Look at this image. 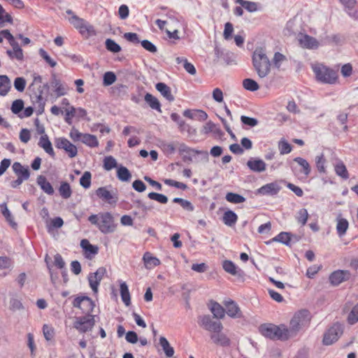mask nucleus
<instances>
[{"label": "nucleus", "instance_id": "obj_33", "mask_svg": "<svg viewBox=\"0 0 358 358\" xmlns=\"http://www.w3.org/2000/svg\"><path fill=\"white\" fill-rule=\"evenodd\" d=\"M80 142L90 148H96L99 145L96 136L90 134H83Z\"/></svg>", "mask_w": 358, "mask_h": 358}, {"label": "nucleus", "instance_id": "obj_48", "mask_svg": "<svg viewBox=\"0 0 358 358\" xmlns=\"http://www.w3.org/2000/svg\"><path fill=\"white\" fill-rule=\"evenodd\" d=\"M117 161L113 156H107L103 159V168L106 171H110L117 167Z\"/></svg>", "mask_w": 358, "mask_h": 358}, {"label": "nucleus", "instance_id": "obj_50", "mask_svg": "<svg viewBox=\"0 0 358 358\" xmlns=\"http://www.w3.org/2000/svg\"><path fill=\"white\" fill-rule=\"evenodd\" d=\"M150 199L155 200L160 203L165 204L168 202V197L162 194L156 192H150L148 194Z\"/></svg>", "mask_w": 358, "mask_h": 358}, {"label": "nucleus", "instance_id": "obj_8", "mask_svg": "<svg viewBox=\"0 0 358 358\" xmlns=\"http://www.w3.org/2000/svg\"><path fill=\"white\" fill-rule=\"evenodd\" d=\"M55 146L58 149L64 150L71 158L75 157L78 154V149L68 139L64 137L57 138L55 141Z\"/></svg>", "mask_w": 358, "mask_h": 358}, {"label": "nucleus", "instance_id": "obj_15", "mask_svg": "<svg viewBox=\"0 0 358 358\" xmlns=\"http://www.w3.org/2000/svg\"><path fill=\"white\" fill-rule=\"evenodd\" d=\"M222 267L227 273L232 275L243 277L244 275L243 270L238 268L231 260H224L222 262Z\"/></svg>", "mask_w": 358, "mask_h": 358}, {"label": "nucleus", "instance_id": "obj_22", "mask_svg": "<svg viewBox=\"0 0 358 358\" xmlns=\"http://www.w3.org/2000/svg\"><path fill=\"white\" fill-rule=\"evenodd\" d=\"M143 260L144 262L145 267L147 269H152L160 264V260L156 257L152 256V255L149 252L144 253Z\"/></svg>", "mask_w": 358, "mask_h": 358}, {"label": "nucleus", "instance_id": "obj_59", "mask_svg": "<svg viewBox=\"0 0 358 358\" xmlns=\"http://www.w3.org/2000/svg\"><path fill=\"white\" fill-rule=\"evenodd\" d=\"M164 183L169 186L175 187L178 189L185 190L187 188V185L183 182H178L172 179H165Z\"/></svg>", "mask_w": 358, "mask_h": 358}, {"label": "nucleus", "instance_id": "obj_27", "mask_svg": "<svg viewBox=\"0 0 358 358\" xmlns=\"http://www.w3.org/2000/svg\"><path fill=\"white\" fill-rule=\"evenodd\" d=\"M79 32L85 38H88L91 36L96 35V31L94 26H92L87 21H85L82 25V28L79 29Z\"/></svg>", "mask_w": 358, "mask_h": 358}, {"label": "nucleus", "instance_id": "obj_62", "mask_svg": "<svg viewBox=\"0 0 358 358\" xmlns=\"http://www.w3.org/2000/svg\"><path fill=\"white\" fill-rule=\"evenodd\" d=\"M43 333L45 338L47 341H51L55 335L54 329L52 327L48 326V324H44L43 327Z\"/></svg>", "mask_w": 358, "mask_h": 358}, {"label": "nucleus", "instance_id": "obj_25", "mask_svg": "<svg viewBox=\"0 0 358 358\" xmlns=\"http://www.w3.org/2000/svg\"><path fill=\"white\" fill-rule=\"evenodd\" d=\"M155 87L161 94L166 98L169 101H173L174 96L171 94V88L164 83H158L156 84Z\"/></svg>", "mask_w": 358, "mask_h": 358}, {"label": "nucleus", "instance_id": "obj_21", "mask_svg": "<svg viewBox=\"0 0 358 358\" xmlns=\"http://www.w3.org/2000/svg\"><path fill=\"white\" fill-rule=\"evenodd\" d=\"M210 338L214 343L223 347L229 346L230 345L229 338L221 331L214 332L210 335Z\"/></svg>", "mask_w": 358, "mask_h": 358}, {"label": "nucleus", "instance_id": "obj_2", "mask_svg": "<svg viewBox=\"0 0 358 358\" xmlns=\"http://www.w3.org/2000/svg\"><path fill=\"white\" fill-rule=\"evenodd\" d=\"M252 65L261 78L266 77L270 73L271 62L262 48H256L253 52Z\"/></svg>", "mask_w": 358, "mask_h": 358}, {"label": "nucleus", "instance_id": "obj_35", "mask_svg": "<svg viewBox=\"0 0 358 358\" xmlns=\"http://www.w3.org/2000/svg\"><path fill=\"white\" fill-rule=\"evenodd\" d=\"M294 161L301 167L300 171L301 173H303L306 176H309L311 171V168L306 159L297 157L294 159Z\"/></svg>", "mask_w": 358, "mask_h": 358}, {"label": "nucleus", "instance_id": "obj_38", "mask_svg": "<svg viewBox=\"0 0 358 358\" xmlns=\"http://www.w3.org/2000/svg\"><path fill=\"white\" fill-rule=\"evenodd\" d=\"M293 235L289 232H280L272 239V241L279 242L286 245H290Z\"/></svg>", "mask_w": 358, "mask_h": 358}, {"label": "nucleus", "instance_id": "obj_40", "mask_svg": "<svg viewBox=\"0 0 358 358\" xmlns=\"http://www.w3.org/2000/svg\"><path fill=\"white\" fill-rule=\"evenodd\" d=\"M117 178L122 182H128L131 178V174L127 168L120 166L117 171Z\"/></svg>", "mask_w": 358, "mask_h": 358}, {"label": "nucleus", "instance_id": "obj_52", "mask_svg": "<svg viewBox=\"0 0 358 358\" xmlns=\"http://www.w3.org/2000/svg\"><path fill=\"white\" fill-rule=\"evenodd\" d=\"M92 174L90 171H85L80 179V184L82 187L87 189L91 185Z\"/></svg>", "mask_w": 358, "mask_h": 358}, {"label": "nucleus", "instance_id": "obj_29", "mask_svg": "<svg viewBox=\"0 0 358 358\" xmlns=\"http://www.w3.org/2000/svg\"><path fill=\"white\" fill-rule=\"evenodd\" d=\"M51 85L55 88V92L57 97L64 96L66 94V87L61 83V81L54 75L51 81Z\"/></svg>", "mask_w": 358, "mask_h": 358}, {"label": "nucleus", "instance_id": "obj_12", "mask_svg": "<svg viewBox=\"0 0 358 358\" xmlns=\"http://www.w3.org/2000/svg\"><path fill=\"white\" fill-rule=\"evenodd\" d=\"M106 273V269L104 267H99L96 272L90 273L88 276L89 284L94 292H98V287L100 282L103 279V275Z\"/></svg>", "mask_w": 358, "mask_h": 358}, {"label": "nucleus", "instance_id": "obj_34", "mask_svg": "<svg viewBox=\"0 0 358 358\" xmlns=\"http://www.w3.org/2000/svg\"><path fill=\"white\" fill-rule=\"evenodd\" d=\"M1 36H4V38L8 40L9 44L12 46L13 49L20 47L18 43L15 40L14 36L10 34L8 29H3L0 31V43L3 42V38Z\"/></svg>", "mask_w": 358, "mask_h": 358}, {"label": "nucleus", "instance_id": "obj_24", "mask_svg": "<svg viewBox=\"0 0 358 358\" xmlns=\"http://www.w3.org/2000/svg\"><path fill=\"white\" fill-rule=\"evenodd\" d=\"M81 248L85 252V257L90 259V255H95L98 253L99 248L96 245H92L87 239H83L80 242Z\"/></svg>", "mask_w": 358, "mask_h": 358}, {"label": "nucleus", "instance_id": "obj_31", "mask_svg": "<svg viewBox=\"0 0 358 358\" xmlns=\"http://www.w3.org/2000/svg\"><path fill=\"white\" fill-rule=\"evenodd\" d=\"M145 101L149 105V106L154 110H156L159 112H162L161 110V103L159 100L154 96H152L150 93H147L145 95Z\"/></svg>", "mask_w": 358, "mask_h": 358}, {"label": "nucleus", "instance_id": "obj_57", "mask_svg": "<svg viewBox=\"0 0 358 358\" xmlns=\"http://www.w3.org/2000/svg\"><path fill=\"white\" fill-rule=\"evenodd\" d=\"M76 108L73 106H71L69 108L65 109V122L68 124H72V118L76 116Z\"/></svg>", "mask_w": 358, "mask_h": 358}, {"label": "nucleus", "instance_id": "obj_41", "mask_svg": "<svg viewBox=\"0 0 358 358\" xmlns=\"http://www.w3.org/2000/svg\"><path fill=\"white\" fill-rule=\"evenodd\" d=\"M0 208L1 210V213L5 217L6 220L9 222L11 227H15L17 226V224L14 222V218L8 210L7 205L6 203H3L0 205Z\"/></svg>", "mask_w": 358, "mask_h": 358}, {"label": "nucleus", "instance_id": "obj_39", "mask_svg": "<svg viewBox=\"0 0 358 358\" xmlns=\"http://www.w3.org/2000/svg\"><path fill=\"white\" fill-rule=\"evenodd\" d=\"M235 2L240 4L243 8H244L250 13H253L258 10V4L256 2L246 0H235Z\"/></svg>", "mask_w": 358, "mask_h": 358}, {"label": "nucleus", "instance_id": "obj_47", "mask_svg": "<svg viewBox=\"0 0 358 358\" xmlns=\"http://www.w3.org/2000/svg\"><path fill=\"white\" fill-rule=\"evenodd\" d=\"M308 218V213L306 208H301L297 212L296 219L302 226H304L306 224Z\"/></svg>", "mask_w": 358, "mask_h": 358}, {"label": "nucleus", "instance_id": "obj_10", "mask_svg": "<svg viewBox=\"0 0 358 358\" xmlns=\"http://www.w3.org/2000/svg\"><path fill=\"white\" fill-rule=\"evenodd\" d=\"M199 323L206 330L213 331V333L222 331L223 329L222 324L220 322L213 321L208 315L200 317Z\"/></svg>", "mask_w": 358, "mask_h": 358}, {"label": "nucleus", "instance_id": "obj_55", "mask_svg": "<svg viewBox=\"0 0 358 358\" xmlns=\"http://www.w3.org/2000/svg\"><path fill=\"white\" fill-rule=\"evenodd\" d=\"M348 322L350 324H354L358 322V303L352 308L349 313Z\"/></svg>", "mask_w": 358, "mask_h": 358}, {"label": "nucleus", "instance_id": "obj_49", "mask_svg": "<svg viewBox=\"0 0 358 358\" xmlns=\"http://www.w3.org/2000/svg\"><path fill=\"white\" fill-rule=\"evenodd\" d=\"M117 77L112 71L106 72L103 76V85L104 86L111 85L115 82Z\"/></svg>", "mask_w": 358, "mask_h": 358}, {"label": "nucleus", "instance_id": "obj_6", "mask_svg": "<svg viewBox=\"0 0 358 358\" xmlns=\"http://www.w3.org/2000/svg\"><path fill=\"white\" fill-rule=\"evenodd\" d=\"M94 325V315L91 314L76 317L73 322V328L82 334L92 331Z\"/></svg>", "mask_w": 358, "mask_h": 358}, {"label": "nucleus", "instance_id": "obj_11", "mask_svg": "<svg viewBox=\"0 0 358 358\" xmlns=\"http://www.w3.org/2000/svg\"><path fill=\"white\" fill-rule=\"evenodd\" d=\"M73 306L81 309L83 312L90 314L94 308V301L88 296H78L73 301Z\"/></svg>", "mask_w": 358, "mask_h": 358}, {"label": "nucleus", "instance_id": "obj_19", "mask_svg": "<svg viewBox=\"0 0 358 358\" xmlns=\"http://www.w3.org/2000/svg\"><path fill=\"white\" fill-rule=\"evenodd\" d=\"M14 173L17 177L25 180H28L30 176V171L27 166H22L20 162H14L12 166Z\"/></svg>", "mask_w": 358, "mask_h": 358}, {"label": "nucleus", "instance_id": "obj_43", "mask_svg": "<svg viewBox=\"0 0 358 358\" xmlns=\"http://www.w3.org/2000/svg\"><path fill=\"white\" fill-rule=\"evenodd\" d=\"M159 344L163 348L164 353L169 357H171L174 354L173 348L170 345L169 341L165 337L161 336L159 338Z\"/></svg>", "mask_w": 358, "mask_h": 358}, {"label": "nucleus", "instance_id": "obj_14", "mask_svg": "<svg viewBox=\"0 0 358 358\" xmlns=\"http://www.w3.org/2000/svg\"><path fill=\"white\" fill-rule=\"evenodd\" d=\"M300 45L308 49H316L319 46L318 41L313 37L307 34H301L298 38Z\"/></svg>", "mask_w": 358, "mask_h": 358}, {"label": "nucleus", "instance_id": "obj_63", "mask_svg": "<svg viewBox=\"0 0 358 358\" xmlns=\"http://www.w3.org/2000/svg\"><path fill=\"white\" fill-rule=\"evenodd\" d=\"M39 55L51 67H55L57 65V62L43 48L39 50Z\"/></svg>", "mask_w": 358, "mask_h": 358}, {"label": "nucleus", "instance_id": "obj_53", "mask_svg": "<svg viewBox=\"0 0 358 358\" xmlns=\"http://www.w3.org/2000/svg\"><path fill=\"white\" fill-rule=\"evenodd\" d=\"M69 22L73 24V26L79 31L80 28H82V25L84 24V22L86 21L85 20L79 17L76 15H73L69 19Z\"/></svg>", "mask_w": 358, "mask_h": 358}, {"label": "nucleus", "instance_id": "obj_16", "mask_svg": "<svg viewBox=\"0 0 358 358\" xmlns=\"http://www.w3.org/2000/svg\"><path fill=\"white\" fill-rule=\"evenodd\" d=\"M248 167L253 172L261 173L266 170V164L261 159L251 158L247 162Z\"/></svg>", "mask_w": 358, "mask_h": 358}, {"label": "nucleus", "instance_id": "obj_37", "mask_svg": "<svg viewBox=\"0 0 358 358\" xmlns=\"http://www.w3.org/2000/svg\"><path fill=\"white\" fill-rule=\"evenodd\" d=\"M334 170L336 173L341 177L343 179H348L349 178V174L346 166L343 164V162L338 161L334 164Z\"/></svg>", "mask_w": 358, "mask_h": 358}, {"label": "nucleus", "instance_id": "obj_17", "mask_svg": "<svg viewBox=\"0 0 358 358\" xmlns=\"http://www.w3.org/2000/svg\"><path fill=\"white\" fill-rule=\"evenodd\" d=\"M225 311L227 314L233 318H239L241 317V311L237 303L232 300L227 301L225 303Z\"/></svg>", "mask_w": 358, "mask_h": 358}, {"label": "nucleus", "instance_id": "obj_54", "mask_svg": "<svg viewBox=\"0 0 358 358\" xmlns=\"http://www.w3.org/2000/svg\"><path fill=\"white\" fill-rule=\"evenodd\" d=\"M6 52L10 58H15L20 61L23 59V51L20 47L13 49V50H8Z\"/></svg>", "mask_w": 358, "mask_h": 358}, {"label": "nucleus", "instance_id": "obj_60", "mask_svg": "<svg viewBox=\"0 0 358 358\" xmlns=\"http://www.w3.org/2000/svg\"><path fill=\"white\" fill-rule=\"evenodd\" d=\"M26 80L22 77H17L14 80V87L18 92H23L25 89Z\"/></svg>", "mask_w": 358, "mask_h": 358}, {"label": "nucleus", "instance_id": "obj_26", "mask_svg": "<svg viewBox=\"0 0 358 358\" xmlns=\"http://www.w3.org/2000/svg\"><path fill=\"white\" fill-rule=\"evenodd\" d=\"M336 221L337 234L340 237H342L346 234V231L348 229V221L346 219L343 218L341 215L338 216V217L336 218Z\"/></svg>", "mask_w": 358, "mask_h": 358}, {"label": "nucleus", "instance_id": "obj_36", "mask_svg": "<svg viewBox=\"0 0 358 358\" xmlns=\"http://www.w3.org/2000/svg\"><path fill=\"white\" fill-rule=\"evenodd\" d=\"M237 215L232 210H229L224 213L223 222L229 227L234 225L237 222Z\"/></svg>", "mask_w": 358, "mask_h": 358}, {"label": "nucleus", "instance_id": "obj_4", "mask_svg": "<svg viewBox=\"0 0 358 358\" xmlns=\"http://www.w3.org/2000/svg\"><path fill=\"white\" fill-rule=\"evenodd\" d=\"M310 321V313L306 310H301L294 314L287 329L289 337L295 336L297 332L304 327L308 325Z\"/></svg>", "mask_w": 358, "mask_h": 358}, {"label": "nucleus", "instance_id": "obj_30", "mask_svg": "<svg viewBox=\"0 0 358 358\" xmlns=\"http://www.w3.org/2000/svg\"><path fill=\"white\" fill-rule=\"evenodd\" d=\"M120 295L123 303L127 306L131 303V296L129 292V288L125 282H120Z\"/></svg>", "mask_w": 358, "mask_h": 358}, {"label": "nucleus", "instance_id": "obj_1", "mask_svg": "<svg viewBox=\"0 0 358 358\" xmlns=\"http://www.w3.org/2000/svg\"><path fill=\"white\" fill-rule=\"evenodd\" d=\"M88 221L92 224L96 225L99 231L104 234L114 232L117 227L114 222V217L108 212L91 215L88 217Z\"/></svg>", "mask_w": 358, "mask_h": 358}, {"label": "nucleus", "instance_id": "obj_56", "mask_svg": "<svg viewBox=\"0 0 358 358\" xmlns=\"http://www.w3.org/2000/svg\"><path fill=\"white\" fill-rule=\"evenodd\" d=\"M280 155L288 154L292 151V146L285 140H280L278 143Z\"/></svg>", "mask_w": 358, "mask_h": 358}, {"label": "nucleus", "instance_id": "obj_28", "mask_svg": "<svg viewBox=\"0 0 358 358\" xmlns=\"http://www.w3.org/2000/svg\"><path fill=\"white\" fill-rule=\"evenodd\" d=\"M11 88V83L6 75L0 76V95L6 96Z\"/></svg>", "mask_w": 358, "mask_h": 358}, {"label": "nucleus", "instance_id": "obj_64", "mask_svg": "<svg viewBox=\"0 0 358 358\" xmlns=\"http://www.w3.org/2000/svg\"><path fill=\"white\" fill-rule=\"evenodd\" d=\"M141 44L144 49L151 53H155L157 51V47L148 40H143L141 41Z\"/></svg>", "mask_w": 358, "mask_h": 358}, {"label": "nucleus", "instance_id": "obj_61", "mask_svg": "<svg viewBox=\"0 0 358 358\" xmlns=\"http://www.w3.org/2000/svg\"><path fill=\"white\" fill-rule=\"evenodd\" d=\"M325 159L324 158V155L321 154L320 155H318L315 158V162H316V166L317 168V170L320 173H324L325 172Z\"/></svg>", "mask_w": 358, "mask_h": 358}, {"label": "nucleus", "instance_id": "obj_13", "mask_svg": "<svg viewBox=\"0 0 358 358\" xmlns=\"http://www.w3.org/2000/svg\"><path fill=\"white\" fill-rule=\"evenodd\" d=\"M350 275V273L348 271L337 270L330 275L329 281L331 285L337 286L343 282L348 280Z\"/></svg>", "mask_w": 358, "mask_h": 358}, {"label": "nucleus", "instance_id": "obj_51", "mask_svg": "<svg viewBox=\"0 0 358 358\" xmlns=\"http://www.w3.org/2000/svg\"><path fill=\"white\" fill-rule=\"evenodd\" d=\"M105 44L106 49L110 52L116 53L121 50V47L120 45H118L115 41L110 38L106 39Z\"/></svg>", "mask_w": 358, "mask_h": 358}, {"label": "nucleus", "instance_id": "obj_23", "mask_svg": "<svg viewBox=\"0 0 358 358\" xmlns=\"http://www.w3.org/2000/svg\"><path fill=\"white\" fill-rule=\"evenodd\" d=\"M37 184L41 189L47 194L52 195L55 192L52 185L47 180L46 178L42 175L37 177Z\"/></svg>", "mask_w": 358, "mask_h": 358}, {"label": "nucleus", "instance_id": "obj_9", "mask_svg": "<svg viewBox=\"0 0 358 358\" xmlns=\"http://www.w3.org/2000/svg\"><path fill=\"white\" fill-rule=\"evenodd\" d=\"M96 194L98 197L110 204L116 203L118 201L117 191L116 189L109 191L106 187H101L96 189Z\"/></svg>", "mask_w": 358, "mask_h": 358}, {"label": "nucleus", "instance_id": "obj_46", "mask_svg": "<svg viewBox=\"0 0 358 358\" xmlns=\"http://www.w3.org/2000/svg\"><path fill=\"white\" fill-rule=\"evenodd\" d=\"M243 87L250 92H255L259 89L258 83L253 79L245 78L243 80Z\"/></svg>", "mask_w": 358, "mask_h": 358}, {"label": "nucleus", "instance_id": "obj_20", "mask_svg": "<svg viewBox=\"0 0 358 358\" xmlns=\"http://www.w3.org/2000/svg\"><path fill=\"white\" fill-rule=\"evenodd\" d=\"M39 147L42 148L46 153L52 157H55V153L47 134L42 135L38 142Z\"/></svg>", "mask_w": 358, "mask_h": 358}, {"label": "nucleus", "instance_id": "obj_5", "mask_svg": "<svg viewBox=\"0 0 358 358\" xmlns=\"http://www.w3.org/2000/svg\"><path fill=\"white\" fill-rule=\"evenodd\" d=\"M316 78L321 83L333 84L337 79V73L334 70L322 65L314 64L312 66Z\"/></svg>", "mask_w": 358, "mask_h": 358}, {"label": "nucleus", "instance_id": "obj_3", "mask_svg": "<svg viewBox=\"0 0 358 358\" xmlns=\"http://www.w3.org/2000/svg\"><path fill=\"white\" fill-rule=\"evenodd\" d=\"M259 331L263 336L272 340L286 341L289 338L287 328L285 325L262 324Z\"/></svg>", "mask_w": 358, "mask_h": 358}, {"label": "nucleus", "instance_id": "obj_58", "mask_svg": "<svg viewBox=\"0 0 358 358\" xmlns=\"http://www.w3.org/2000/svg\"><path fill=\"white\" fill-rule=\"evenodd\" d=\"M24 108V101L22 99L15 100L11 106V110L14 114H19Z\"/></svg>", "mask_w": 358, "mask_h": 358}, {"label": "nucleus", "instance_id": "obj_44", "mask_svg": "<svg viewBox=\"0 0 358 358\" xmlns=\"http://www.w3.org/2000/svg\"><path fill=\"white\" fill-rule=\"evenodd\" d=\"M42 90L40 91L38 94H35L34 96H32L31 99L34 104L38 105V111L39 114H41L44 111L45 101L42 96Z\"/></svg>", "mask_w": 358, "mask_h": 358}, {"label": "nucleus", "instance_id": "obj_42", "mask_svg": "<svg viewBox=\"0 0 358 358\" xmlns=\"http://www.w3.org/2000/svg\"><path fill=\"white\" fill-rule=\"evenodd\" d=\"M59 192L63 199H67L70 198L72 194L70 185L66 182H62L59 188Z\"/></svg>", "mask_w": 358, "mask_h": 358}, {"label": "nucleus", "instance_id": "obj_18", "mask_svg": "<svg viewBox=\"0 0 358 358\" xmlns=\"http://www.w3.org/2000/svg\"><path fill=\"white\" fill-rule=\"evenodd\" d=\"M280 190V187L275 182L268 183L259 189L257 192L259 194L262 195H275Z\"/></svg>", "mask_w": 358, "mask_h": 358}, {"label": "nucleus", "instance_id": "obj_7", "mask_svg": "<svg viewBox=\"0 0 358 358\" xmlns=\"http://www.w3.org/2000/svg\"><path fill=\"white\" fill-rule=\"evenodd\" d=\"M343 327L338 323L334 324L324 334L323 344L329 345L336 342L343 334Z\"/></svg>", "mask_w": 358, "mask_h": 358}, {"label": "nucleus", "instance_id": "obj_32", "mask_svg": "<svg viewBox=\"0 0 358 358\" xmlns=\"http://www.w3.org/2000/svg\"><path fill=\"white\" fill-rule=\"evenodd\" d=\"M210 310L215 318L222 319L224 317L225 309L217 302H211Z\"/></svg>", "mask_w": 358, "mask_h": 358}, {"label": "nucleus", "instance_id": "obj_45", "mask_svg": "<svg viewBox=\"0 0 358 358\" xmlns=\"http://www.w3.org/2000/svg\"><path fill=\"white\" fill-rule=\"evenodd\" d=\"M225 199L227 201L238 204L245 201V198L238 194L228 192L226 194Z\"/></svg>", "mask_w": 358, "mask_h": 358}]
</instances>
